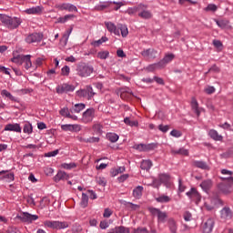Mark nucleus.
Masks as SVG:
<instances>
[{
    "label": "nucleus",
    "mask_w": 233,
    "mask_h": 233,
    "mask_svg": "<svg viewBox=\"0 0 233 233\" xmlns=\"http://www.w3.org/2000/svg\"><path fill=\"white\" fill-rule=\"evenodd\" d=\"M25 41L28 44H32V43H41V41H43V34L41 33H33L31 35H29L26 38Z\"/></svg>",
    "instance_id": "10"
},
{
    "label": "nucleus",
    "mask_w": 233,
    "mask_h": 233,
    "mask_svg": "<svg viewBox=\"0 0 233 233\" xmlns=\"http://www.w3.org/2000/svg\"><path fill=\"white\" fill-rule=\"evenodd\" d=\"M17 219H20L23 223H32V221H36V219H39V217L37 215H32L28 212H24L21 215L16 216Z\"/></svg>",
    "instance_id": "6"
},
{
    "label": "nucleus",
    "mask_w": 233,
    "mask_h": 233,
    "mask_svg": "<svg viewBox=\"0 0 233 233\" xmlns=\"http://www.w3.org/2000/svg\"><path fill=\"white\" fill-rule=\"evenodd\" d=\"M220 218L224 221H228L229 219H232V218H233L232 209H230V208H228V207H224L220 210Z\"/></svg>",
    "instance_id": "9"
},
{
    "label": "nucleus",
    "mask_w": 233,
    "mask_h": 233,
    "mask_svg": "<svg viewBox=\"0 0 233 233\" xmlns=\"http://www.w3.org/2000/svg\"><path fill=\"white\" fill-rule=\"evenodd\" d=\"M191 108L193 112L199 117L201 116V111H199V104L198 103V100L196 98H192L191 100Z\"/></svg>",
    "instance_id": "25"
},
{
    "label": "nucleus",
    "mask_w": 233,
    "mask_h": 233,
    "mask_svg": "<svg viewBox=\"0 0 233 233\" xmlns=\"http://www.w3.org/2000/svg\"><path fill=\"white\" fill-rule=\"evenodd\" d=\"M162 68L163 67L161 66L160 62H158V63L149 65L147 67V70H149V72H154V70H161Z\"/></svg>",
    "instance_id": "41"
},
{
    "label": "nucleus",
    "mask_w": 233,
    "mask_h": 233,
    "mask_svg": "<svg viewBox=\"0 0 233 233\" xmlns=\"http://www.w3.org/2000/svg\"><path fill=\"white\" fill-rule=\"evenodd\" d=\"M0 21L9 30H15V28H19L21 26V23L23 20L17 16H8L6 15L0 14Z\"/></svg>",
    "instance_id": "1"
},
{
    "label": "nucleus",
    "mask_w": 233,
    "mask_h": 233,
    "mask_svg": "<svg viewBox=\"0 0 233 233\" xmlns=\"http://www.w3.org/2000/svg\"><path fill=\"white\" fill-rule=\"evenodd\" d=\"M154 144H136L133 148L138 152H149V150H154Z\"/></svg>",
    "instance_id": "11"
},
{
    "label": "nucleus",
    "mask_w": 233,
    "mask_h": 233,
    "mask_svg": "<svg viewBox=\"0 0 233 233\" xmlns=\"http://www.w3.org/2000/svg\"><path fill=\"white\" fill-rule=\"evenodd\" d=\"M127 177H129V175L124 174V175H121L120 177H118L117 180L119 183H124V181H127Z\"/></svg>",
    "instance_id": "60"
},
{
    "label": "nucleus",
    "mask_w": 233,
    "mask_h": 233,
    "mask_svg": "<svg viewBox=\"0 0 233 233\" xmlns=\"http://www.w3.org/2000/svg\"><path fill=\"white\" fill-rule=\"evenodd\" d=\"M156 201H157V203H168V201H170V197L162 195L157 198Z\"/></svg>",
    "instance_id": "43"
},
{
    "label": "nucleus",
    "mask_w": 233,
    "mask_h": 233,
    "mask_svg": "<svg viewBox=\"0 0 233 233\" xmlns=\"http://www.w3.org/2000/svg\"><path fill=\"white\" fill-rule=\"evenodd\" d=\"M216 23L219 28H227L228 26V20H216Z\"/></svg>",
    "instance_id": "46"
},
{
    "label": "nucleus",
    "mask_w": 233,
    "mask_h": 233,
    "mask_svg": "<svg viewBox=\"0 0 233 233\" xmlns=\"http://www.w3.org/2000/svg\"><path fill=\"white\" fill-rule=\"evenodd\" d=\"M93 72L94 67L86 64H79L76 66V73L80 77H88Z\"/></svg>",
    "instance_id": "4"
},
{
    "label": "nucleus",
    "mask_w": 233,
    "mask_h": 233,
    "mask_svg": "<svg viewBox=\"0 0 233 233\" xmlns=\"http://www.w3.org/2000/svg\"><path fill=\"white\" fill-rule=\"evenodd\" d=\"M133 196L137 199H139L141 196H143V187L142 186H137L134 190H133Z\"/></svg>",
    "instance_id": "34"
},
{
    "label": "nucleus",
    "mask_w": 233,
    "mask_h": 233,
    "mask_svg": "<svg viewBox=\"0 0 233 233\" xmlns=\"http://www.w3.org/2000/svg\"><path fill=\"white\" fill-rule=\"evenodd\" d=\"M212 180L207 179L203 180L202 183L200 184V187L204 192H208L212 188Z\"/></svg>",
    "instance_id": "26"
},
{
    "label": "nucleus",
    "mask_w": 233,
    "mask_h": 233,
    "mask_svg": "<svg viewBox=\"0 0 233 233\" xmlns=\"http://www.w3.org/2000/svg\"><path fill=\"white\" fill-rule=\"evenodd\" d=\"M214 218H208L203 225V233H211L214 229Z\"/></svg>",
    "instance_id": "12"
},
{
    "label": "nucleus",
    "mask_w": 233,
    "mask_h": 233,
    "mask_svg": "<svg viewBox=\"0 0 233 233\" xmlns=\"http://www.w3.org/2000/svg\"><path fill=\"white\" fill-rule=\"evenodd\" d=\"M32 56L30 55H18L16 56H14L11 58L12 63H15V65H24L25 70H29V68H32Z\"/></svg>",
    "instance_id": "3"
},
{
    "label": "nucleus",
    "mask_w": 233,
    "mask_h": 233,
    "mask_svg": "<svg viewBox=\"0 0 233 233\" xmlns=\"http://www.w3.org/2000/svg\"><path fill=\"white\" fill-rule=\"evenodd\" d=\"M44 227H46L47 228H53L54 230H61L63 228H68V222L46 220L44 222Z\"/></svg>",
    "instance_id": "5"
},
{
    "label": "nucleus",
    "mask_w": 233,
    "mask_h": 233,
    "mask_svg": "<svg viewBox=\"0 0 233 233\" xmlns=\"http://www.w3.org/2000/svg\"><path fill=\"white\" fill-rule=\"evenodd\" d=\"M86 143H99V137H91L86 138Z\"/></svg>",
    "instance_id": "61"
},
{
    "label": "nucleus",
    "mask_w": 233,
    "mask_h": 233,
    "mask_svg": "<svg viewBox=\"0 0 233 233\" xmlns=\"http://www.w3.org/2000/svg\"><path fill=\"white\" fill-rule=\"evenodd\" d=\"M96 117V109L88 108L86 109L82 116L83 123H92Z\"/></svg>",
    "instance_id": "7"
},
{
    "label": "nucleus",
    "mask_w": 233,
    "mask_h": 233,
    "mask_svg": "<svg viewBox=\"0 0 233 233\" xmlns=\"http://www.w3.org/2000/svg\"><path fill=\"white\" fill-rule=\"evenodd\" d=\"M96 96V93L94 92V89L92 88V86H87V99L88 101H90V99H92V97H94Z\"/></svg>",
    "instance_id": "51"
},
{
    "label": "nucleus",
    "mask_w": 233,
    "mask_h": 233,
    "mask_svg": "<svg viewBox=\"0 0 233 233\" xmlns=\"http://www.w3.org/2000/svg\"><path fill=\"white\" fill-rule=\"evenodd\" d=\"M93 130L95 132V134H98L99 136H101V134H103V125L96 123L93 126Z\"/></svg>",
    "instance_id": "40"
},
{
    "label": "nucleus",
    "mask_w": 233,
    "mask_h": 233,
    "mask_svg": "<svg viewBox=\"0 0 233 233\" xmlns=\"http://www.w3.org/2000/svg\"><path fill=\"white\" fill-rule=\"evenodd\" d=\"M59 154V149H56L54 151H50L48 153H46V157H56Z\"/></svg>",
    "instance_id": "54"
},
{
    "label": "nucleus",
    "mask_w": 233,
    "mask_h": 233,
    "mask_svg": "<svg viewBox=\"0 0 233 233\" xmlns=\"http://www.w3.org/2000/svg\"><path fill=\"white\" fill-rule=\"evenodd\" d=\"M167 215L165 212L160 211L157 215V218L158 221H160V223H165V219H167Z\"/></svg>",
    "instance_id": "52"
},
{
    "label": "nucleus",
    "mask_w": 233,
    "mask_h": 233,
    "mask_svg": "<svg viewBox=\"0 0 233 233\" xmlns=\"http://www.w3.org/2000/svg\"><path fill=\"white\" fill-rule=\"evenodd\" d=\"M205 92L206 94H214V92H216V87L215 86H208L207 88H205Z\"/></svg>",
    "instance_id": "62"
},
{
    "label": "nucleus",
    "mask_w": 233,
    "mask_h": 233,
    "mask_svg": "<svg viewBox=\"0 0 233 233\" xmlns=\"http://www.w3.org/2000/svg\"><path fill=\"white\" fill-rule=\"evenodd\" d=\"M60 10H67L68 12H77V7L72 4H62L59 5Z\"/></svg>",
    "instance_id": "28"
},
{
    "label": "nucleus",
    "mask_w": 233,
    "mask_h": 233,
    "mask_svg": "<svg viewBox=\"0 0 233 233\" xmlns=\"http://www.w3.org/2000/svg\"><path fill=\"white\" fill-rule=\"evenodd\" d=\"M70 176H68V174H66V172L65 171H58V173L54 177V181H56V183H59V181L61 180H66L69 179Z\"/></svg>",
    "instance_id": "22"
},
{
    "label": "nucleus",
    "mask_w": 233,
    "mask_h": 233,
    "mask_svg": "<svg viewBox=\"0 0 233 233\" xmlns=\"http://www.w3.org/2000/svg\"><path fill=\"white\" fill-rule=\"evenodd\" d=\"M78 97H86L87 99L88 97V86H86L85 89H80L76 92Z\"/></svg>",
    "instance_id": "42"
},
{
    "label": "nucleus",
    "mask_w": 233,
    "mask_h": 233,
    "mask_svg": "<svg viewBox=\"0 0 233 233\" xmlns=\"http://www.w3.org/2000/svg\"><path fill=\"white\" fill-rule=\"evenodd\" d=\"M124 123L129 127H137L138 122L136 120H130V117L124 118Z\"/></svg>",
    "instance_id": "45"
},
{
    "label": "nucleus",
    "mask_w": 233,
    "mask_h": 233,
    "mask_svg": "<svg viewBox=\"0 0 233 233\" xmlns=\"http://www.w3.org/2000/svg\"><path fill=\"white\" fill-rule=\"evenodd\" d=\"M170 127L168 125L163 126V124H160L158 126V130H160V132H163L164 134L167 133V130H169Z\"/></svg>",
    "instance_id": "56"
},
{
    "label": "nucleus",
    "mask_w": 233,
    "mask_h": 233,
    "mask_svg": "<svg viewBox=\"0 0 233 233\" xmlns=\"http://www.w3.org/2000/svg\"><path fill=\"white\" fill-rule=\"evenodd\" d=\"M43 12V7L42 6H35V7H31V8H28L25 10V13L26 14H29V15H39V14H42Z\"/></svg>",
    "instance_id": "27"
},
{
    "label": "nucleus",
    "mask_w": 233,
    "mask_h": 233,
    "mask_svg": "<svg viewBox=\"0 0 233 233\" xmlns=\"http://www.w3.org/2000/svg\"><path fill=\"white\" fill-rule=\"evenodd\" d=\"M168 227L171 233H177V225L176 224V220L170 218L168 220Z\"/></svg>",
    "instance_id": "36"
},
{
    "label": "nucleus",
    "mask_w": 233,
    "mask_h": 233,
    "mask_svg": "<svg viewBox=\"0 0 233 233\" xmlns=\"http://www.w3.org/2000/svg\"><path fill=\"white\" fill-rule=\"evenodd\" d=\"M5 130L21 133V126L19 124H8L5 127Z\"/></svg>",
    "instance_id": "23"
},
{
    "label": "nucleus",
    "mask_w": 233,
    "mask_h": 233,
    "mask_svg": "<svg viewBox=\"0 0 233 233\" xmlns=\"http://www.w3.org/2000/svg\"><path fill=\"white\" fill-rule=\"evenodd\" d=\"M176 57L175 54H167L166 55L163 59L159 61L160 66L162 68H165L168 63H171V61H174V58Z\"/></svg>",
    "instance_id": "14"
},
{
    "label": "nucleus",
    "mask_w": 233,
    "mask_h": 233,
    "mask_svg": "<svg viewBox=\"0 0 233 233\" xmlns=\"http://www.w3.org/2000/svg\"><path fill=\"white\" fill-rule=\"evenodd\" d=\"M125 170H126L125 167H119L118 168H112L110 170V174L112 177H116V176H117L118 174H123Z\"/></svg>",
    "instance_id": "37"
},
{
    "label": "nucleus",
    "mask_w": 233,
    "mask_h": 233,
    "mask_svg": "<svg viewBox=\"0 0 233 233\" xmlns=\"http://www.w3.org/2000/svg\"><path fill=\"white\" fill-rule=\"evenodd\" d=\"M192 166L196 168H200L201 170H209L210 167H208V164L203 160H193Z\"/></svg>",
    "instance_id": "15"
},
{
    "label": "nucleus",
    "mask_w": 233,
    "mask_h": 233,
    "mask_svg": "<svg viewBox=\"0 0 233 233\" xmlns=\"http://www.w3.org/2000/svg\"><path fill=\"white\" fill-rule=\"evenodd\" d=\"M133 233H148V230H147L145 228H138L134 229Z\"/></svg>",
    "instance_id": "63"
},
{
    "label": "nucleus",
    "mask_w": 233,
    "mask_h": 233,
    "mask_svg": "<svg viewBox=\"0 0 233 233\" xmlns=\"http://www.w3.org/2000/svg\"><path fill=\"white\" fill-rule=\"evenodd\" d=\"M172 154H178L179 156H188V149H185L184 147H182L178 150H173Z\"/></svg>",
    "instance_id": "44"
},
{
    "label": "nucleus",
    "mask_w": 233,
    "mask_h": 233,
    "mask_svg": "<svg viewBox=\"0 0 233 233\" xmlns=\"http://www.w3.org/2000/svg\"><path fill=\"white\" fill-rule=\"evenodd\" d=\"M70 74V67L68 66H65L62 68V76H69Z\"/></svg>",
    "instance_id": "59"
},
{
    "label": "nucleus",
    "mask_w": 233,
    "mask_h": 233,
    "mask_svg": "<svg viewBox=\"0 0 233 233\" xmlns=\"http://www.w3.org/2000/svg\"><path fill=\"white\" fill-rule=\"evenodd\" d=\"M148 210L152 214V216H158V214L161 212L160 209H157L156 208H149Z\"/></svg>",
    "instance_id": "58"
},
{
    "label": "nucleus",
    "mask_w": 233,
    "mask_h": 233,
    "mask_svg": "<svg viewBox=\"0 0 233 233\" xmlns=\"http://www.w3.org/2000/svg\"><path fill=\"white\" fill-rule=\"evenodd\" d=\"M140 168L148 172V170L152 168V162L150 160H142L140 164Z\"/></svg>",
    "instance_id": "32"
},
{
    "label": "nucleus",
    "mask_w": 233,
    "mask_h": 233,
    "mask_svg": "<svg viewBox=\"0 0 233 233\" xmlns=\"http://www.w3.org/2000/svg\"><path fill=\"white\" fill-rule=\"evenodd\" d=\"M158 179H160L161 183L166 184L167 188H170L172 187V182H170V175H168V174H160L158 176Z\"/></svg>",
    "instance_id": "17"
},
{
    "label": "nucleus",
    "mask_w": 233,
    "mask_h": 233,
    "mask_svg": "<svg viewBox=\"0 0 233 233\" xmlns=\"http://www.w3.org/2000/svg\"><path fill=\"white\" fill-rule=\"evenodd\" d=\"M32 132H33L32 124H30L29 122H26L24 125V133L25 134H32Z\"/></svg>",
    "instance_id": "47"
},
{
    "label": "nucleus",
    "mask_w": 233,
    "mask_h": 233,
    "mask_svg": "<svg viewBox=\"0 0 233 233\" xmlns=\"http://www.w3.org/2000/svg\"><path fill=\"white\" fill-rule=\"evenodd\" d=\"M1 94H2V96L8 97V99H10L11 101H15V97L14 96H12L11 93L8 92V90L4 89V90H2Z\"/></svg>",
    "instance_id": "49"
},
{
    "label": "nucleus",
    "mask_w": 233,
    "mask_h": 233,
    "mask_svg": "<svg viewBox=\"0 0 233 233\" xmlns=\"http://www.w3.org/2000/svg\"><path fill=\"white\" fill-rule=\"evenodd\" d=\"M187 196L190 198V199H196V201H201V195L198 192L197 188L192 187L190 191L187 192Z\"/></svg>",
    "instance_id": "18"
},
{
    "label": "nucleus",
    "mask_w": 233,
    "mask_h": 233,
    "mask_svg": "<svg viewBox=\"0 0 233 233\" xmlns=\"http://www.w3.org/2000/svg\"><path fill=\"white\" fill-rule=\"evenodd\" d=\"M106 26L108 30V32H113V34H115V35H120L119 33V29H117V26H116V25H114L111 22H106Z\"/></svg>",
    "instance_id": "24"
},
{
    "label": "nucleus",
    "mask_w": 233,
    "mask_h": 233,
    "mask_svg": "<svg viewBox=\"0 0 233 233\" xmlns=\"http://www.w3.org/2000/svg\"><path fill=\"white\" fill-rule=\"evenodd\" d=\"M0 176H2L1 179H3L4 181H6V183H10L15 179L14 173H8V171H5V170L0 171Z\"/></svg>",
    "instance_id": "21"
},
{
    "label": "nucleus",
    "mask_w": 233,
    "mask_h": 233,
    "mask_svg": "<svg viewBox=\"0 0 233 233\" xmlns=\"http://www.w3.org/2000/svg\"><path fill=\"white\" fill-rule=\"evenodd\" d=\"M63 168H66V170H70L72 168H76V163H70V164H63L62 165Z\"/></svg>",
    "instance_id": "57"
},
{
    "label": "nucleus",
    "mask_w": 233,
    "mask_h": 233,
    "mask_svg": "<svg viewBox=\"0 0 233 233\" xmlns=\"http://www.w3.org/2000/svg\"><path fill=\"white\" fill-rule=\"evenodd\" d=\"M60 115L64 117H68V119H73L74 121H77V116L72 115V112L68 109V107H64L60 110Z\"/></svg>",
    "instance_id": "19"
},
{
    "label": "nucleus",
    "mask_w": 233,
    "mask_h": 233,
    "mask_svg": "<svg viewBox=\"0 0 233 233\" xmlns=\"http://www.w3.org/2000/svg\"><path fill=\"white\" fill-rule=\"evenodd\" d=\"M107 233H130V228L123 226L116 227Z\"/></svg>",
    "instance_id": "30"
},
{
    "label": "nucleus",
    "mask_w": 233,
    "mask_h": 233,
    "mask_svg": "<svg viewBox=\"0 0 233 233\" xmlns=\"http://www.w3.org/2000/svg\"><path fill=\"white\" fill-rule=\"evenodd\" d=\"M205 12H216L218 10V5L214 4L208 5L207 7H205Z\"/></svg>",
    "instance_id": "50"
},
{
    "label": "nucleus",
    "mask_w": 233,
    "mask_h": 233,
    "mask_svg": "<svg viewBox=\"0 0 233 233\" xmlns=\"http://www.w3.org/2000/svg\"><path fill=\"white\" fill-rule=\"evenodd\" d=\"M117 30L118 32H121L122 37H127V35H128V27L127 26V25L118 24Z\"/></svg>",
    "instance_id": "31"
},
{
    "label": "nucleus",
    "mask_w": 233,
    "mask_h": 233,
    "mask_svg": "<svg viewBox=\"0 0 233 233\" xmlns=\"http://www.w3.org/2000/svg\"><path fill=\"white\" fill-rule=\"evenodd\" d=\"M170 136H172L173 137H181V136H183V134L181 133V131L177 130V129H173L170 132Z\"/></svg>",
    "instance_id": "55"
},
{
    "label": "nucleus",
    "mask_w": 233,
    "mask_h": 233,
    "mask_svg": "<svg viewBox=\"0 0 233 233\" xmlns=\"http://www.w3.org/2000/svg\"><path fill=\"white\" fill-rule=\"evenodd\" d=\"M106 137L108 139V141H110V143H116V141L119 139V136L116 133H107Z\"/></svg>",
    "instance_id": "35"
},
{
    "label": "nucleus",
    "mask_w": 233,
    "mask_h": 233,
    "mask_svg": "<svg viewBox=\"0 0 233 233\" xmlns=\"http://www.w3.org/2000/svg\"><path fill=\"white\" fill-rule=\"evenodd\" d=\"M147 5L139 4L137 6L128 8L126 11V14H128V15H134V14H137V12H139V10H147Z\"/></svg>",
    "instance_id": "16"
},
{
    "label": "nucleus",
    "mask_w": 233,
    "mask_h": 233,
    "mask_svg": "<svg viewBox=\"0 0 233 233\" xmlns=\"http://www.w3.org/2000/svg\"><path fill=\"white\" fill-rule=\"evenodd\" d=\"M141 56H143V57H151L152 59H156V56H157V51L152 48H148L142 51Z\"/></svg>",
    "instance_id": "20"
},
{
    "label": "nucleus",
    "mask_w": 233,
    "mask_h": 233,
    "mask_svg": "<svg viewBox=\"0 0 233 233\" xmlns=\"http://www.w3.org/2000/svg\"><path fill=\"white\" fill-rule=\"evenodd\" d=\"M109 56H110V53L108 51H100L97 53V57L99 59H107Z\"/></svg>",
    "instance_id": "48"
},
{
    "label": "nucleus",
    "mask_w": 233,
    "mask_h": 233,
    "mask_svg": "<svg viewBox=\"0 0 233 233\" xmlns=\"http://www.w3.org/2000/svg\"><path fill=\"white\" fill-rule=\"evenodd\" d=\"M209 136L212 139H214L215 141H221V139H223V137L221 135H219V133H218V131H216L215 129H211L209 130Z\"/></svg>",
    "instance_id": "33"
},
{
    "label": "nucleus",
    "mask_w": 233,
    "mask_h": 233,
    "mask_svg": "<svg viewBox=\"0 0 233 233\" xmlns=\"http://www.w3.org/2000/svg\"><path fill=\"white\" fill-rule=\"evenodd\" d=\"M138 17H141L142 19H152V13L142 9V12L138 14Z\"/></svg>",
    "instance_id": "38"
},
{
    "label": "nucleus",
    "mask_w": 233,
    "mask_h": 233,
    "mask_svg": "<svg viewBox=\"0 0 233 233\" xmlns=\"http://www.w3.org/2000/svg\"><path fill=\"white\" fill-rule=\"evenodd\" d=\"M80 206L82 208H86V207H88V195L82 193Z\"/></svg>",
    "instance_id": "39"
},
{
    "label": "nucleus",
    "mask_w": 233,
    "mask_h": 233,
    "mask_svg": "<svg viewBox=\"0 0 233 233\" xmlns=\"http://www.w3.org/2000/svg\"><path fill=\"white\" fill-rule=\"evenodd\" d=\"M61 128L65 132H79V130H81V126L66 124V125H62Z\"/></svg>",
    "instance_id": "13"
},
{
    "label": "nucleus",
    "mask_w": 233,
    "mask_h": 233,
    "mask_svg": "<svg viewBox=\"0 0 233 233\" xmlns=\"http://www.w3.org/2000/svg\"><path fill=\"white\" fill-rule=\"evenodd\" d=\"M103 216L104 218H110V216H112V210H110V208H106Z\"/></svg>",
    "instance_id": "64"
},
{
    "label": "nucleus",
    "mask_w": 233,
    "mask_h": 233,
    "mask_svg": "<svg viewBox=\"0 0 233 233\" xmlns=\"http://www.w3.org/2000/svg\"><path fill=\"white\" fill-rule=\"evenodd\" d=\"M86 106L83 103L80 104H76L71 109L70 112L71 114H79L82 110H85V107Z\"/></svg>",
    "instance_id": "29"
},
{
    "label": "nucleus",
    "mask_w": 233,
    "mask_h": 233,
    "mask_svg": "<svg viewBox=\"0 0 233 233\" xmlns=\"http://www.w3.org/2000/svg\"><path fill=\"white\" fill-rule=\"evenodd\" d=\"M124 205L129 207L132 210H137V208H139V205L133 204L132 202L124 201Z\"/></svg>",
    "instance_id": "53"
},
{
    "label": "nucleus",
    "mask_w": 233,
    "mask_h": 233,
    "mask_svg": "<svg viewBox=\"0 0 233 233\" xmlns=\"http://www.w3.org/2000/svg\"><path fill=\"white\" fill-rule=\"evenodd\" d=\"M224 182H221L218 185V188L221 194L225 196H228V194H232V187H233V177H221Z\"/></svg>",
    "instance_id": "2"
},
{
    "label": "nucleus",
    "mask_w": 233,
    "mask_h": 233,
    "mask_svg": "<svg viewBox=\"0 0 233 233\" xmlns=\"http://www.w3.org/2000/svg\"><path fill=\"white\" fill-rule=\"evenodd\" d=\"M76 86L70 84H63L60 86L56 87L57 94H68V92H74Z\"/></svg>",
    "instance_id": "8"
}]
</instances>
